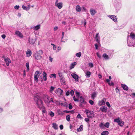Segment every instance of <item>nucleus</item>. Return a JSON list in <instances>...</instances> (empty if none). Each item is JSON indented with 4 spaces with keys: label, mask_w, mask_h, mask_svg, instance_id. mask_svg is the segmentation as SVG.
I'll use <instances>...</instances> for the list:
<instances>
[{
    "label": "nucleus",
    "mask_w": 135,
    "mask_h": 135,
    "mask_svg": "<svg viewBox=\"0 0 135 135\" xmlns=\"http://www.w3.org/2000/svg\"><path fill=\"white\" fill-rule=\"evenodd\" d=\"M85 120L86 122H88L89 120L88 118H86L85 119Z\"/></svg>",
    "instance_id": "nucleus-58"
},
{
    "label": "nucleus",
    "mask_w": 135,
    "mask_h": 135,
    "mask_svg": "<svg viewBox=\"0 0 135 135\" xmlns=\"http://www.w3.org/2000/svg\"><path fill=\"white\" fill-rule=\"evenodd\" d=\"M96 54L97 55V56L99 57V58H101V56L100 55L98 54V53L97 52V53H96Z\"/></svg>",
    "instance_id": "nucleus-60"
},
{
    "label": "nucleus",
    "mask_w": 135,
    "mask_h": 135,
    "mask_svg": "<svg viewBox=\"0 0 135 135\" xmlns=\"http://www.w3.org/2000/svg\"><path fill=\"white\" fill-rule=\"evenodd\" d=\"M104 126L105 127L108 128L109 127V122H107L105 124Z\"/></svg>",
    "instance_id": "nucleus-44"
},
{
    "label": "nucleus",
    "mask_w": 135,
    "mask_h": 135,
    "mask_svg": "<svg viewBox=\"0 0 135 135\" xmlns=\"http://www.w3.org/2000/svg\"><path fill=\"white\" fill-rule=\"evenodd\" d=\"M26 66L27 67V70L28 71L29 70V64L28 62H27L26 64Z\"/></svg>",
    "instance_id": "nucleus-43"
},
{
    "label": "nucleus",
    "mask_w": 135,
    "mask_h": 135,
    "mask_svg": "<svg viewBox=\"0 0 135 135\" xmlns=\"http://www.w3.org/2000/svg\"><path fill=\"white\" fill-rule=\"evenodd\" d=\"M76 62H74L72 64H71L70 66V68L71 69H72L74 68V66L76 65Z\"/></svg>",
    "instance_id": "nucleus-35"
},
{
    "label": "nucleus",
    "mask_w": 135,
    "mask_h": 135,
    "mask_svg": "<svg viewBox=\"0 0 135 135\" xmlns=\"http://www.w3.org/2000/svg\"><path fill=\"white\" fill-rule=\"evenodd\" d=\"M76 11L78 12H80L81 11L80 7L79 5H77L76 7Z\"/></svg>",
    "instance_id": "nucleus-28"
},
{
    "label": "nucleus",
    "mask_w": 135,
    "mask_h": 135,
    "mask_svg": "<svg viewBox=\"0 0 135 135\" xmlns=\"http://www.w3.org/2000/svg\"><path fill=\"white\" fill-rule=\"evenodd\" d=\"M85 76L86 78H89L91 74V73L89 71H87L86 72H85Z\"/></svg>",
    "instance_id": "nucleus-24"
},
{
    "label": "nucleus",
    "mask_w": 135,
    "mask_h": 135,
    "mask_svg": "<svg viewBox=\"0 0 135 135\" xmlns=\"http://www.w3.org/2000/svg\"><path fill=\"white\" fill-rule=\"evenodd\" d=\"M85 112L88 117L92 118L94 117L95 114L93 112L90 111L87 109L85 110Z\"/></svg>",
    "instance_id": "nucleus-6"
},
{
    "label": "nucleus",
    "mask_w": 135,
    "mask_h": 135,
    "mask_svg": "<svg viewBox=\"0 0 135 135\" xmlns=\"http://www.w3.org/2000/svg\"><path fill=\"white\" fill-rule=\"evenodd\" d=\"M1 37L3 39H4L6 37V36L5 35H2Z\"/></svg>",
    "instance_id": "nucleus-64"
},
{
    "label": "nucleus",
    "mask_w": 135,
    "mask_h": 135,
    "mask_svg": "<svg viewBox=\"0 0 135 135\" xmlns=\"http://www.w3.org/2000/svg\"><path fill=\"white\" fill-rule=\"evenodd\" d=\"M40 25H38L35 26V28H34L33 29L35 30H38L40 28Z\"/></svg>",
    "instance_id": "nucleus-34"
},
{
    "label": "nucleus",
    "mask_w": 135,
    "mask_h": 135,
    "mask_svg": "<svg viewBox=\"0 0 135 135\" xmlns=\"http://www.w3.org/2000/svg\"><path fill=\"white\" fill-rule=\"evenodd\" d=\"M61 84L62 85H65V79L64 77H62L59 78Z\"/></svg>",
    "instance_id": "nucleus-22"
},
{
    "label": "nucleus",
    "mask_w": 135,
    "mask_h": 135,
    "mask_svg": "<svg viewBox=\"0 0 135 135\" xmlns=\"http://www.w3.org/2000/svg\"><path fill=\"white\" fill-rule=\"evenodd\" d=\"M64 105L63 106L66 107H67L68 106V105L66 102H65L64 103Z\"/></svg>",
    "instance_id": "nucleus-50"
},
{
    "label": "nucleus",
    "mask_w": 135,
    "mask_h": 135,
    "mask_svg": "<svg viewBox=\"0 0 135 135\" xmlns=\"http://www.w3.org/2000/svg\"><path fill=\"white\" fill-rule=\"evenodd\" d=\"M19 5H16L14 6V8L16 9H19Z\"/></svg>",
    "instance_id": "nucleus-54"
},
{
    "label": "nucleus",
    "mask_w": 135,
    "mask_h": 135,
    "mask_svg": "<svg viewBox=\"0 0 135 135\" xmlns=\"http://www.w3.org/2000/svg\"><path fill=\"white\" fill-rule=\"evenodd\" d=\"M74 93V91L73 90H71L70 92V94L71 95H73Z\"/></svg>",
    "instance_id": "nucleus-57"
},
{
    "label": "nucleus",
    "mask_w": 135,
    "mask_h": 135,
    "mask_svg": "<svg viewBox=\"0 0 135 135\" xmlns=\"http://www.w3.org/2000/svg\"><path fill=\"white\" fill-rule=\"evenodd\" d=\"M114 122L117 123L121 127H122L124 124V122L122 121L121 119H120L119 117H118L117 118L115 119L114 120Z\"/></svg>",
    "instance_id": "nucleus-5"
},
{
    "label": "nucleus",
    "mask_w": 135,
    "mask_h": 135,
    "mask_svg": "<svg viewBox=\"0 0 135 135\" xmlns=\"http://www.w3.org/2000/svg\"><path fill=\"white\" fill-rule=\"evenodd\" d=\"M60 129L61 130L63 128V126L62 125H61L59 126Z\"/></svg>",
    "instance_id": "nucleus-59"
},
{
    "label": "nucleus",
    "mask_w": 135,
    "mask_h": 135,
    "mask_svg": "<svg viewBox=\"0 0 135 135\" xmlns=\"http://www.w3.org/2000/svg\"><path fill=\"white\" fill-rule=\"evenodd\" d=\"M73 99L74 100L75 102H79V99H77L75 96L73 97Z\"/></svg>",
    "instance_id": "nucleus-49"
},
{
    "label": "nucleus",
    "mask_w": 135,
    "mask_h": 135,
    "mask_svg": "<svg viewBox=\"0 0 135 135\" xmlns=\"http://www.w3.org/2000/svg\"><path fill=\"white\" fill-rule=\"evenodd\" d=\"M106 104L107 106L109 108H110V105L109 103L108 102H106Z\"/></svg>",
    "instance_id": "nucleus-53"
},
{
    "label": "nucleus",
    "mask_w": 135,
    "mask_h": 135,
    "mask_svg": "<svg viewBox=\"0 0 135 135\" xmlns=\"http://www.w3.org/2000/svg\"><path fill=\"white\" fill-rule=\"evenodd\" d=\"M51 45H52L53 46V49L54 50H56V46H55L54 45V44H51Z\"/></svg>",
    "instance_id": "nucleus-51"
},
{
    "label": "nucleus",
    "mask_w": 135,
    "mask_h": 135,
    "mask_svg": "<svg viewBox=\"0 0 135 135\" xmlns=\"http://www.w3.org/2000/svg\"><path fill=\"white\" fill-rule=\"evenodd\" d=\"M108 16L114 22H116L117 21L116 16L115 15H109Z\"/></svg>",
    "instance_id": "nucleus-12"
},
{
    "label": "nucleus",
    "mask_w": 135,
    "mask_h": 135,
    "mask_svg": "<svg viewBox=\"0 0 135 135\" xmlns=\"http://www.w3.org/2000/svg\"><path fill=\"white\" fill-rule=\"evenodd\" d=\"M43 79L44 81H46L47 80V74L45 72H43Z\"/></svg>",
    "instance_id": "nucleus-30"
},
{
    "label": "nucleus",
    "mask_w": 135,
    "mask_h": 135,
    "mask_svg": "<svg viewBox=\"0 0 135 135\" xmlns=\"http://www.w3.org/2000/svg\"><path fill=\"white\" fill-rule=\"evenodd\" d=\"M55 92L57 94L61 95H62L63 91L60 89L59 88L55 90Z\"/></svg>",
    "instance_id": "nucleus-13"
},
{
    "label": "nucleus",
    "mask_w": 135,
    "mask_h": 135,
    "mask_svg": "<svg viewBox=\"0 0 135 135\" xmlns=\"http://www.w3.org/2000/svg\"><path fill=\"white\" fill-rule=\"evenodd\" d=\"M40 73L38 71H36L35 73L34 77V80L37 82H38V78L40 76Z\"/></svg>",
    "instance_id": "nucleus-7"
},
{
    "label": "nucleus",
    "mask_w": 135,
    "mask_h": 135,
    "mask_svg": "<svg viewBox=\"0 0 135 135\" xmlns=\"http://www.w3.org/2000/svg\"><path fill=\"white\" fill-rule=\"evenodd\" d=\"M70 94V92L69 91H67L66 93V95L67 96H68Z\"/></svg>",
    "instance_id": "nucleus-62"
},
{
    "label": "nucleus",
    "mask_w": 135,
    "mask_h": 135,
    "mask_svg": "<svg viewBox=\"0 0 135 135\" xmlns=\"http://www.w3.org/2000/svg\"><path fill=\"white\" fill-rule=\"evenodd\" d=\"M15 34L19 37L22 38L23 37V36L22 33L18 31H16L15 33Z\"/></svg>",
    "instance_id": "nucleus-20"
},
{
    "label": "nucleus",
    "mask_w": 135,
    "mask_h": 135,
    "mask_svg": "<svg viewBox=\"0 0 135 135\" xmlns=\"http://www.w3.org/2000/svg\"><path fill=\"white\" fill-rule=\"evenodd\" d=\"M4 60L5 62L6 65L8 66L9 64L11 63V61L8 57H5L4 59Z\"/></svg>",
    "instance_id": "nucleus-17"
},
{
    "label": "nucleus",
    "mask_w": 135,
    "mask_h": 135,
    "mask_svg": "<svg viewBox=\"0 0 135 135\" xmlns=\"http://www.w3.org/2000/svg\"><path fill=\"white\" fill-rule=\"evenodd\" d=\"M79 102H80L79 104V106L81 108L84 107V105L86 104V102L85 101V99L81 96H80L79 98Z\"/></svg>",
    "instance_id": "nucleus-3"
},
{
    "label": "nucleus",
    "mask_w": 135,
    "mask_h": 135,
    "mask_svg": "<svg viewBox=\"0 0 135 135\" xmlns=\"http://www.w3.org/2000/svg\"><path fill=\"white\" fill-rule=\"evenodd\" d=\"M55 5L59 9H61L62 7V2H56V1Z\"/></svg>",
    "instance_id": "nucleus-18"
},
{
    "label": "nucleus",
    "mask_w": 135,
    "mask_h": 135,
    "mask_svg": "<svg viewBox=\"0 0 135 135\" xmlns=\"http://www.w3.org/2000/svg\"><path fill=\"white\" fill-rule=\"evenodd\" d=\"M103 57L106 60H107L109 59V57L108 55L105 53H104L103 55Z\"/></svg>",
    "instance_id": "nucleus-27"
},
{
    "label": "nucleus",
    "mask_w": 135,
    "mask_h": 135,
    "mask_svg": "<svg viewBox=\"0 0 135 135\" xmlns=\"http://www.w3.org/2000/svg\"><path fill=\"white\" fill-rule=\"evenodd\" d=\"M30 6L29 4H28L27 6H25L24 5H23L22 6V8L24 10L27 11L29 10L30 8Z\"/></svg>",
    "instance_id": "nucleus-19"
},
{
    "label": "nucleus",
    "mask_w": 135,
    "mask_h": 135,
    "mask_svg": "<svg viewBox=\"0 0 135 135\" xmlns=\"http://www.w3.org/2000/svg\"><path fill=\"white\" fill-rule=\"evenodd\" d=\"M97 93H93L91 94V97L92 99H94L97 96Z\"/></svg>",
    "instance_id": "nucleus-32"
},
{
    "label": "nucleus",
    "mask_w": 135,
    "mask_h": 135,
    "mask_svg": "<svg viewBox=\"0 0 135 135\" xmlns=\"http://www.w3.org/2000/svg\"><path fill=\"white\" fill-rule=\"evenodd\" d=\"M64 112L65 113H74V112L73 111H68L66 110H65L64 111Z\"/></svg>",
    "instance_id": "nucleus-39"
},
{
    "label": "nucleus",
    "mask_w": 135,
    "mask_h": 135,
    "mask_svg": "<svg viewBox=\"0 0 135 135\" xmlns=\"http://www.w3.org/2000/svg\"><path fill=\"white\" fill-rule=\"evenodd\" d=\"M108 84L111 86L113 85H114V83L113 82H111V83H108Z\"/></svg>",
    "instance_id": "nucleus-61"
},
{
    "label": "nucleus",
    "mask_w": 135,
    "mask_h": 135,
    "mask_svg": "<svg viewBox=\"0 0 135 135\" xmlns=\"http://www.w3.org/2000/svg\"><path fill=\"white\" fill-rule=\"evenodd\" d=\"M55 88V87H53V86H51L50 87V90L49 91L51 93H52V91H54V89Z\"/></svg>",
    "instance_id": "nucleus-36"
},
{
    "label": "nucleus",
    "mask_w": 135,
    "mask_h": 135,
    "mask_svg": "<svg viewBox=\"0 0 135 135\" xmlns=\"http://www.w3.org/2000/svg\"><path fill=\"white\" fill-rule=\"evenodd\" d=\"M34 99L39 108L43 106L42 105L43 102L41 98L39 97H35Z\"/></svg>",
    "instance_id": "nucleus-2"
},
{
    "label": "nucleus",
    "mask_w": 135,
    "mask_h": 135,
    "mask_svg": "<svg viewBox=\"0 0 135 135\" xmlns=\"http://www.w3.org/2000/svg\"><path fill=\"white\" fill-rule=\"evenodd\" d=\"M81 53L80 52L77 53L76 54V56L79 57H80L81 56Z\"/></svg>",
    "instance_id": "nucleus-40"
},
{
    "label": "nucleus",
    "mask_w": 135,
    "mask_h": 135,
    "mask_svg": "<svg viewBox=\"0 0 135 135\" xmlns=\"http://www.w3.org/2000/svg\"><path fill=\"white\" fill-rule=\"evenodd\" d=\"M39 108L41 110L43 116H44L45 115H46L47 114V111L45 108L44 106L40 107Z\"/></svg>",
    "instance_id": "nucleus-8"
},
{
    "label": "nucleus",
    "mask_w": 135,
    "mask_h": 135,
    "mask_svg": "<svg viewBox=\"0 0 135 135\" xmlns=\"http://www.w3.org/2000/svg\"><path fill=\"white\" fill-rule=\"evenodd\" d=\"M50 78H52L53 77H54V78H56V74H51L50 75Z\"/></svg>",
    "instance_id": "nucleus-41"
},
{
    "label": "nucleus",
    "mask_w": 135,
    "mask_h": 135,
    "mask_svg": "<svg viewBox=\"0 0 135 135\" xmlns=\"http://www.w3.org/2000/svg\"><path fill=\"white\" fill-rule=\"evenodd\" d=\"M31 54L32 53L31 50L29 49L26 52L27 56L28 57H29L31 55Z\"/></svg>",
    "instance_id": "nucleus-26"
},
{
    "label": "nucleus",
    "mask_w": 135,
    "mask_h": 135,
    "mask_svg": "<svg viewBox=\"0 0 135 135\" xmlns=\"http://www.w3.org/2000/svg\"><path fill=\"white\" fill-rule=\"evenodd\" d=\"M109 133L108 131H103L101 134V135H108Z\"/></svg>",
    "instance_id": "nucleus-31"
},
{
    "label": "nucleus",
    "mask_w": 135,
    "mask_h": 135,
    "mask_svg": "<svg viewBox=\"0 0 135 135\" xmlns=\"http://www.w3.org/2000/svg\"><path fill=\"white\" fill-rule=\"evenodd\" d=\"M42 99L45 103L46 104H48L51 102H54L52 98L50 99L49 96L47 95H44L42 96Z\"/></svg>",
    "instance_id": "nucleus-1"
},
{
    "label": "nucleus",
    "mask_w": 135,
    "mask_h": 135,
    "mask_svg": "<svg viewBox=\"0 0 135 135\" xmlns=\"http://www.w3.org/2000/svg\"><path fill=\"white\" fill-rule=\"evenodd\" d=\"M89 12L91 15L93 16H94L97 12L96 10L92 8L90 9Z\"/></svg>",
    "instance_id": "nucleus-9"
},
{
    "label": "nucleus",
    "mask_w": 135,
    "mask_h": 135,
    "mask_svg": "<svg viewBox=\"0 0 135 135\" xmlns=\"http://www.w3.org/2000/svg\"><path fill=\"white\" fill-rule=\"evenodd\" d=\"M77 118H80L81 119H82L83 118L82 117L81 115L79 113L78 114V115H77Z\"/></svg>",
    "instance_id": "nucleus-46"
},
{
    "label": "nucleus",
    "mask_w": 135,
    "mask_h": 135,
    "mask_svg": "<svg viewBox=\"0 0 135 135\" xmlns=\"http://www.w3.org/2000/svg\"><path fill=\"white\" fill-rule=\"evenodd\" d=\"M129 37L133 39H134L135 38V35L134 34L131 33L129 35Z\"/></svg>",
    "instance_id": "nucleus-33"
},
{
    "label": "nucleus",
    "mask_w": 135,
    "mask_h": 135,
    "mask_svg": "<svg viewBox=\"0 0 135 135\" xmlns=\"http://www.w3.org/2000/svg\"><path fill=\"white\" fill-rule=\"evenodd\" d=\"M43 53V52L41 50H40L38 52H36L35 55V58L37 60H40L41 59Z\"/></svg>",
    "instance_id": "nucleus-4"
},
{
    "label": "nucleus",
    "mask_w": 135,
    "mask_h": 135,
    "mask_svg": "<svg viewBox=\"0 0 135 135\" xmlns=\"http://www.w3.org/2000/svg\"><path fill=\"white\" fill-rule=\"evenodd\" d=\"M76 96L77 98L79 99L80 98V93L79 92L76 91L75 93Z\"/></svg>",
    "instance_id": "nucleus-38"
},
{
    "label": "nucleus",
    "mask_w": 135,
    "mask_h": 135,
    "mask_svg": "<svg viewBox=\"0 0 135 135\" xmlns=\"http://www.w3.org/2000/svg\"><path fill=\"white\" fill-rule=\"evenodd\" d=\"M58 75L59 77V78H62L64 77L62 75V73H61L59 72L58 73Z\"/></svg>",
    "instance_id": "nucleus-42"
},
{
    "label": "nucleus",
    "mask_w": 135,
    "mask_h": 135,
    "mask_svg": "<svg viewBox=\"0 0 135 135\" xmlns=\"http://www.w3.org/2000/svg\"><path fill=\"white\" fill-rule=\"evenodd\" d=\"M89 65L90 68H92L93 67V63H89Z\"/></svg>",
    "instance_id": "nucleus-47"
},
{
    "label": "nucleus",
    "mask_w": 135,
    "mask_h": 135,
    "mask_svg": "<svg viewBox=\"0 0 135 135\" xmlns=\"http://www.w3.org/2000/svg\"><path fill=\"white\" fill-rule=\"evenodd\" d=\"M129 36L127 37V43L128 46H131L133 45V42L130 41V40H129Z\"/></svg>",
    "instance_id": "nucleus-21"
},
{
    "label": "nucleus",
    "mask_w": 135,
    "mask_h": 135,
    "mask_svg": "<svg viewBox=\"0 0 135 135\" xmlns=\"http://www.w3.org/2000/svg\"><path fill=\"white\" fill-rule=\"evenodd\" d=\"M82 10L83 11H84L85 12H86V8L84 6H83L82 7Z\"/></svg>",
    "instance_id": "nucleus-52"
},
{
    "label": "nucleus",
    "mask_w": 135,
    "mask_h": 135,
    "mask_svg": "<svg viewBox=\"0 0 135 135\" xmlns=\"http://www.w3.org/2000/svg\"><path fill=\"white\" fill-rule=\"evenodd\" d=\"M71 76L74 78L76 81L78 82L79 81L78 75L75 73H72L71 74Z\"/></svg>",
    "instance_id": "nucleus-10"
},
{
    "label": "nucleus",
    "mask_w": 135,
    "mask_h": 135,
    "mask_svg": "<svg viewBox=\"0 0 135 135\" xmlns=\"http://www.w3.org/2000/svg\"><path fill=\"white\" fill-rule=\"evenodd\" d=\"M50 61L51 62L52 61L53 59L50 56L49 57Z\"/></svg>",
    "instance_id": "nucleus-63"
},
{
    "label": "nucleus",
    "mask_w": 135,
    "mask_h": 135,
    "mask_svg": "<svg viewBox=\"0 0 135 135\" xmlns=\"http://www.w3.org/2000/svg\"><path fill=\"white\" fill-rule=\"evenodd\" d=\"M61 49V47H58L57 49V50L56 51V52H58Z\"/></svg>",
    "instance_id": "nucleus-55"
},
{
    "label": "nucleus",
    "mask_w": 135,
    "mask_h": 135,
    "mask_svg": "<svg viewBox=\"0 0 135 135\" xmlns=\"http://www.w3.org/2000/svg\"><path fill=\"white\" fill-rule=\"evenodd\" d=\"M106 100V99L105 98L103 99L102 100L99 101V105L100 106L104 105L105 104Z\"/></svg>",
    "instance_id": "nucleus-11"
},
{
    "label": "nucleus",
    "mask_w": 135,
    "mask_h": 135,
    "mask_svg": "<svg viewBox=\"0 0 135 135\" xmlns=\"http://www.w3.org/2000/svg\"><path fill=\"white\" fill-rule=\"evenodd\" d=\"M70 116L68 115L66 116V119L68 121H69L70 120Z\"/></svg>",
    "instance_id": "nucleus-37"
},
{
    "label": "nucleus",
    "mask_w": 135,
    "mask_h": 135,
    "mask_svg": "<svg viewBox=\"0 0 135 135\" xmlns=\"http://www.w3.org/2000/svg\"><path fill=\"white\" fill-rule=\"evenodd\" d=\"M49 114L50 115V116L52 117H54V113L52 111L50 112L49 113Z\"/></svg>",
    "instance_id": "nucleus-45"
},
{
    "label": "nucleus",
    "mask_w": 135,
    "mask_h": 135,
    "mask_svg": "<svg viewBox=\"0 0 135 135\" xmlns=\"http://www.w3.org/2000/svg\"><path fill=\"white\" fill-rule=\"evenodd\" d=\"M52 127L55 129H57L58 128V125L56 123H53L52 124Z\"/></svg>",
    "instance_id": "nucleus-23"
},
{
    "label": "nucleus",
    "mask_w": 135,
    "mask_h": 135,
    "mask_svg": "<svg viewBox=\"0 0 135 135\" xmlns=\"http://www.w3.org/2000/svg\"><path fill=\"white\" fill-rule=\"evenodd\" d=\"M89 103L91 105H93L94 104V102L91 100H89Z\"/></svg>",
    "instance_id": "nucleus-56"
},
{
    "label": "nucleus",
    "mask_w": 135,
    "mask_h": 135,
    "mask_svg": "<svg viewBox=\"0 0 135 135\" xmlns=\"http://www.w3.org/2000/svg\"><path fill=\"white\" fill-rule=\"evenodd\" d=\"M95 38L96 41L99 44L100 42V38L99 34L98 33H96L95 37Z\"/></svg>",
    "instance_id": "nucleus-14"
},
{
    "label": "nucleus",
    "mask_w": 135,
    "mask_h": 135,
    "mask_svg": "<svg viewBox=\"0 0 135 135\" xmlns=\"http://www.w3.org/2000/svg\"><path fill=\"white\" fill-rule=\"evenodd\" d=\"M107 110V108L105 106H102L100 108V110L102 112L106 113Z\"/></svg>",
    "instance_id": "nucleus-15"
},
{
    "label": "nucleus",
    "mask_w": 135,
    "mask_h": 135,
    "mask_svg": "<svg viewBox=\"0 0 135 135\" xmlns=\"http://www.w3.org/2000/svg\"><path fill=\"white\" fill-rule=\"evenodd\" d=\"M69 108L70 109H71L73 108V107L72 106L71 104L70 103L69 105Z\"/></svg>",
    "instance_id": "nucleus-48"
},
{
    "label": "nucleus",
    "mask_w": 135,
    "mask_h": 135,
    "mask_svg": "<svg viewBox=\"0 0 135 135\" xmlns=\"http://www.w3.org/2000/svg\"><path fill=\"white\" fill-rule=\"evenodd\" d=\"M121 86L124 90H128V88L126 85L123 84H121Z\"/></svg>",
    "instance_id": "nucleus-25"
},
{
    "label": "nucleus",
    "mask_w": 135,
    "mask_h": 135,
    "mask_svg": "<svg viewBox=\"0 0 135 135\" xmlns=\"http://www.w3.org/2000/svg\"><path fill=\"white\" fill-rule=\"evenodd\" d=\"M83 125H81L77 129V131L78 132H80L83 130Z\"/></svg>",
    "instance_id": "nucleus-29"
},
{
    "label": "nucleus",
    "mask_w": 135,
    "mask_h": 135,
    "mask_svg": "<svg viewBox=\"0 0 135 135\" xmlns=\"http://www.w3.org/2000/svg\"><path fill=\"white\" fill-rule=\"evenodd\" d=\"M36 39L35 38H30L28 40L29 42L31 44H33L35 42Z\"/></svg>",
    "instance_id": "nucleus-16"
}]
</instances>
